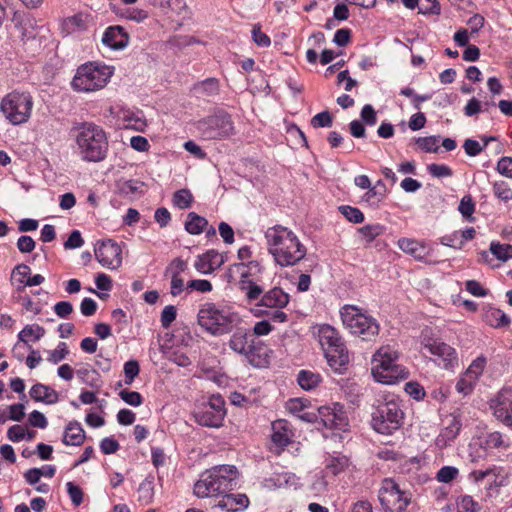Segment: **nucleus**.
<instances>
[{"label": "nucleus", "instance_id": "f257e3e1", "mask_svg": "<svg viewBox=\"0 0 512 512\" xmlns=\"http://www.w3.org/2000/svg\"><path fill=\"white\" fill-rule=\"evenodd\" d=\"M268 252L281 267L298 264L307 254L305 245L297 235L287 227L275 225L265 232Z\"/></svg>", "mask_w": 512, "mask_h": 512}, {"label": "nucleus", "instance_id": "f03ea898", "mask_svg": "<svg viewBox=\"0 0 512 512\" xmlns=\"http://www.w3.org/2000/svg\"><path fill=\"white\" fill-rule=\"evenodd\" d=\"M78 155L86 162H101L108 154L109 143L104 129L92 122L73 128Z\"/></svg>", "mask_w": 512, "mask_h": 512}, {"label": "nucleus", "instance_id": "7ed1b4c3", "mask_svg": "<svg viewBox=\"0 0 512 512\" xmlns=\"http://www.w3.org/2000/svg\"><path fill=\"white\" fill-rule=\"evenodd\" d=\"M263 272L264 266L260 261L239 262L227 268L224 278L228 283L236 284L245 300L252 303L258 300L264 291L260 283Z\"/></svg>", "mask_w": 512, "mask_h": 512}, {"label": "nucleus", "instance_id": "20e7f679", "mask_svg": "<svg viewBox=\"0 0 512 512\" xmlns=\"http://www.w3.org/2000/svg\"><path fill=\"white\" fill-rule=\"evenodd\" d=\"M239 472L233 465H217L201 473L194 484L198 498L217 497L233 490L237 485Z\"/></svg>", "mask_w": 512, "mask_h": 512}, {"label": "nucleus", "instance_id": "39448f33", "mask_svg": "<svg viewBox=\"0 0 512 512\" xmlns=\"http://www.w3.org/2000/svg\"><path fill=\"white\" fill-rule=\"evenodd\" d=\"M399 352L393 346L380 347L372 358V374L382 384H394L407 377L408 372L398 363Z\"/></svg>", "mask_w": 512, "mask_h": 512}, {"label": "nucleus", "instance_id": "423d86ee", "mask_svg": "<svg viewBox=\"0 0 512 512\" xmlns=\"http://www.w3.org/2000/svg\"><path fill=\"white\" fill-rule=\"evenodd\" d=\"M404 419L400 400L395 395H386L372 414V426L381 434H392L398 430Z\"/></svg>", "mask_w": 512, "mask_h": 512}, {"label": "nucleus", "instance_id": "0eeeda50", "mask_svg": "<svg viewBox=\"0 0 512 512\" xmlns=\"http://www.w3.org/2000/svg\"><path fill=\"white\" fill-rule=\"evenodd\" d=\"M317 336L329 366L340 372L348 364L349 355L339 332L331 325L323 324L317 328Z\"/></svg>", "mask_w": 512, "mask_h": 512}, {"label": "nucleus", "instance_id": "6e6552de", "mask_svg": "<svg viewBox=\"0 0 512 512\" xmlns=\"http://www.w3.org/2000/svg\"><path fill=\"white\" fill-rule=\"evenodd\" d=\"M112 75V67L90 62L78 67L71 85L78 92H94L104 88Z\"/></svg>", "mask_w": 512, "mask_h": 512}, {"label": "nucleus", "instance_id": "1a4fd4ad", "mask_svg": "<svg viewBox=\"0 0 512 512\" xmlns=\"http://www.w3.org/2000/svg\"><path fill=\"white\" fill-rule=\"evenodd\" d=\"M236 315L229 309L219 307L214 303H205L198 311V324L214 336L231 331Z\"/></svg>", "mask_w": 512, "mask_h": 512}, {"label": "nucleus", "instance_id": "9d476101", "mask_svg": "<svg viewBox=\"0 0 512 512\" xmlns=\"http://www.w3.org/2000/svg\"><path fill=\"white\" fill-rule=\"evenodd\" d=\"M340 316L343 325L350 333L360 337L362 340L370 341L379 333V324L376 319L364 313L357 306H343L340 309Z\"/></svg>", "mask_w": 512, "mask_h": 512}, {"label": "nucleus", "instance_id": "9b49d317", "mask_svg": "<svg viewBox=\"0 0 512 512\" xmlns=\"http://www.w3.org/2000/svg\"><path fill=\"white\" fill-rule=\"evenodd\" d=\"M33 107L29 93L12 91L0 102V111L12 125L26 123L31 116Z\"/></svg>", "mask_w": 512, "mask_h": 512}, {"label": "nucleus", "instance_id": "f8f14e48", "mask_svg": "<svg viewBox=\"0 0 512 512\" xmlns=\"http://www.w3.org/2000/svg\"><path fill=\"white\" fill-rule=\"evenodd\" d=\"M378 499L384 512H405L411 503L412 494L401 489L392 478H385L378 490Z\"/></svg>", "mask_w": 512, "mask_h": 512}, {"label": "nucleus", "instance_id": "ddd939ff", "mask_svg": "<svg viewBox=\"0 0 512 512\" xmlns=\"http://www.w3.org/2000/svg\"><path fill=\"white\" fill-rule=\"evenodd\" d=\"M196 128L205 140H221L234 134L231 116L223 111H216L196 123Z\"/></svg>", "mask_w": 512, "mask_h": 512}, {"label": "nucleus", "instance_id": "4468645a", "mask_svg": "<svg viewBox=\"0 0 512 512\" xmlns=\"http://www.w3.org/2000/svg\"><path fill=\"white\" fill-rule=\"evenodd\" d=\"M225 415V401L219 394L210 396L209 400L197 406L193 413L199 425L212 428L222 426Z\"/></svg>", "mask_w": 512, "mask_h": 512}, {"label": "nucleus", "instance_id": "2eb2a0df", "mask_svg": "<svg viewBox=\"0 0 512 512\" xmlns=\"http://www.w3.org/2000/svg\"><path fill=\"white\" fill-rule=\"evenodd\" d=\"M257 309L255 310V314L257 316L269 315L267 310H262L260 307H266L271 309H283L285 308L289 301L290 296L280 287H273L270 290L262 293L260 298L257 300Z\"/></svg>", "mask_w": 512, "mask_h": 512}, {"label": "nucleus", "instance_id": "dca6fc26", "mask_svg": "<svg viewBox=\"0 0 512 512\" xmlns=\"http://www.w3.org/2000/svg\"><path fill=\"white\" fill-rule=\"evenodd\" d=\"M318 415L326 428L344 431L348 426L347 415L343 407L338 403H334L331 406L319 407Z\"/></svg>", "mask_w": 512, "mask_h": 512}, {"label": "nucleus", "instance_id": "f3484780", "mask_svg": "<svg viewBox=\"0 0 512 512\" xmlns=\"http://www.w3.org/2000/svg\"><path fill=\"white\" fill-rule=\"evenodd\" d=\"M98 262L106 268L117 269L122 263V250L113 240L103 241L96 249Z\"/></svg>", "mask_w": 512, "mask_h": 512}, {"label": "nucleus", "instance_id": "a211bd4d", "mask_svg": "<svg viewBox=\"0 0 512 512\" xmlns=\"http://www.w3.org/2000/svg\"><path fill=\"white\" fill-rule=\"evenodd\" d=\"M229 347L236 353L244 355L251 364L259 365L254 361L256 346L251 334L241 330L236 331L229 340Z\"/></svg>", "mask_w": 512, "mask_h": 512}, {"label": "nucleus", "instance_id": "6ab92c4d", "mask_svg": "<svg viewBox=\"0 0 512 512\" xmlns=\"http://www.w3.org/2000/svg\"><path fill=\"white\" fill-rule=\"evenodd\" d=\"M424 348L434 356H437L446 369L453 368L458 362L455 349L448 344L438 340H428L424 344Z\"/></svg>", "mask_w": 512, "mask_h": 512}, {"label": "nucleus", "instance_id": "aec40b11", "mask_svg": "<svg viewBox=\"0 0 512 512\" xmlns=\"http://www.w3.org/2000/svg\"><path fill=\"white\" fill-rule=\"evenodd\" d=\"M462 427L461 420L458 416L451 414L445 419V426L441 429L436 437L435 444L438 448L443 449L451 445L456 439Z\"/></svg>", "mask_w": 512, "mask_h": 512}, {"label": "nucleus", "instance_id": "412c9836", "mask_svg": "<svg viewBox=\"0 0 512 512\" xmlns=\"http://www.w3.org/2000/svg\"><path fill=\"white\" fill-rule=\"evenodd\" d=\"M223 263V255L216 250H208L206 253L197 256L194 267L201 274H211L220 268Z\"/></svg>", "mask_w": 512, "mask_h": 512}, {"label": "nucleus", "instance_id": "4be33fe9", "mask_svg": "<svg viewBox=\"0 0 512 512\" xmlns=\"http://www.w3.org/2000/svg\"><path fill=\"white\" fill-rule=\"evenodd\" d=\"M398 247L404 253L412 256L418 261L424 260L428 257L432 249L423 241H417L410 238H401L398 240Z\"/></svg>", "mask_w": 512, "mask_h": 512}, {"label": "nucleus", "instance_id": "5701e85b", "mask_svg": "<svg viewBox=\"0 0 512 512\" xmlns=\"http://www.w3.org/2000/svg\"><path fill=\"white\" fill-rule=\"evenodd\" d=\"M129 36L121 26L108 27L102 37V43L113 50H120L128 45Z\"/></svg>", "mask_w": 512, "mask_h": 512}, {"label": "nucleus", "instance_id": "b1692460", "mask_svg": "<svg viewBox=\"0 0 512 512\" xmlns=\"http://www.w3.org/2000/svg\"><path fill=\"white\" fill-rule=\"evenodd\" d=\"M221 496L216 506L223 512H239L248 507L249 499L245 494L227 492Z\"/></svg>", "mask_w": 512, "mask_h": 512}, {"label": "nucleus", "instance_id": "393cba45", "mask_svg": "<svg viewBox=\"0 0 512 512\" xmlns=\"http://www.w3.org/2000/svg\"><path fill=\"white\" fill-rule=\"evenodd\" d=\"M29 395L34 401L42 402L47 405H52L59 401L58 393L51 387L42 383L34 384L29 391Z\"/></svg>", "mask_w": 512, "mask_h": 512}, {"label": "nucleus", "instance_id": "a878e982", "mask_svg": "<svg viewBox=\"0 0 512 512\" xmlns=\"http://www.w3.org/2000/svg\"><path fill=\"white\" fill-rule=\"evenodd\" d=\"M86 438L85 431L77 421H70L65 427L62 442L66 446H80Z\"/></svg>", "mask_w": 512, "mask_h": 512}, {"label": "nucleus", "instance_id": "bb28decb", "mask_svg": "<svg viewBox=\"0 0 512 512\" xmlns=\"http://www.w3.org/2000/svg\"><path fill=\"white\" fill-rule=\"evenodd\" d=\"M123 126L127 129L143 132L147 126L145 116L142 111L125 110L121 116Z\"/></svg>", "mask_w": 512, "mask_h": 512}, {"label": "nucleus", "instance_id": "cd10ccee", "mask_svg": "<svg viewBox=\"0 0 512 512\" xmlns=\"http://www.w3.org/2000/svg\"><path fill=\"white\" fill-rule=\"evenodd\" d=\"M45 335V329L39 324H28L19 333L18 340L23 344H27L29 348L30 343L38 342Z\"/></svg>", "mask_w": 512, "mask_h": 512}, {"label": "nucleus", "instance_id": "c85d7f7f", "mask_svg": "<svg viewBox=\"0 0 512 512\" xmlns=\"http://www.w3.org/2000/svg\"><path fill=\"white\" fill-rule=\"evenodd\" d=\"M272 442L279 448L286 447L290 443V433L286 427V421L277 420L272 423Z\"/></svg>", "mask_w": 512, "mask_h": 512}, {"label": "nucleus", "instance_id": "c756f323", "mask_svg": "<svg viewBox=\"0 0 512 512\" xmlns=\"http://www.w3.org/2000/svg\"><path fill=\"white\" fill-rule=\"evenodd\" d=\"M193 90L200 96L212 97L218 95L220 91V83L217 78H207L194 84Z\"/></svg>", "mask_w": 512, "mask_h": 512}, {"label": "nucleus", "instance_id": "7c9ffc66", "mask_svg": "<svg viewBox=\"0 0 512 512\" xmlns=\"http://www.w3.org/2000/svg\"><path fill=\"white\" fill-rule=\"evenodd\" d=\"M31 274V269L27 264L21 263L16 265L11 272V283L16 285V290L22 292L27 287L26 280Z\"/></svg>", "mask_w": 512, "mask_h": 512}, {"label": "nucleus", "instance_id": "2f4dec72", "mask_svg": "<svg viewBox=\"0 0 512 512\" xmlns=\"http://www.w3.org/2000/svg\"><path fill=\"white\" fill-rule=\"evenodd\" d=\"M208 226L206 218L195 212H189L185 221V230L191 235H199L205 231Z\"/></svg>", "mask_w": 512, "mask_h": 512}, {"label": "nucleus", "instance_id": "473e14b6", "mask_svg": "<svg viewBox=\"0 0 512 512\" xmlns=\"http://www.w3.org/2000/svg\"><path fill=\"white\" fill-rule=\"evenodd\" d=\"M349 466V459L344 455L329 456L325 460V472L337 476Z\"/></svg>", "mask_w": 512, "mask_h": 512}, {"label": "nucleus", "instance_id": "72a5a7b5", "mask_svg": "<svg viewBox=\"0 0 512 512\" xmlns=\"http://www.w3.org/2000/svg\"><path fill=\"white\" fill-rule=\"evenodd\" d=\"M321 376L318 373L309 371V370H301L298 373L297 381L300 387L304 390L310 391L315 389L321 383Z\"/></svg>", "mask_w": 512, "mask_h": 512}, {"label": "nucleus", "instance_id": "f704fd0d", "mask_svg": "<svg viewBox=\"0 0 512 512\" xmlns=\"http://www.w3.org/2000/svg\"><path fill=\"white\" fill-rule=\"evenodd\" d=\"M143 183L134 179L121 178L116 182V188L120 195L131 197L141 191Z\"/></svg>", "mask_w": 512, "mask_h": 512}, {"label": "nucleus", "instance_id": "c9c22d12", "mask_svg": "<svg viewBox=\"0 0 512 512\" xmlns=\"http://www.w3.org/2000/svg\"><path fill=\"white\" fill-rule=\"evenodd\" d=\"M485 321L494 328L508 326L511 323L510 318L500 309L490 308L485 313Z\"/></svg>", "mask_w": 512, "mask_h": 512}, {"label": "nucleus", "instance_id": "e433bc0d", "mask_svg": "<svg viewBox=\"0 0 512 512\" xmlns=\"http://www.w3.org/2000/svg\"><path fill=\"white\" fill-rule=\"evenodd\" d=\"M491 408L493 409L494 416L503 422L506 426L512 428V415L508 408L504 405V402L500 400V396L491 402Z\"/></svg>", "mask_w": 512, "mask_h": 512}, {"label": "nucleus", "instance_id": "4c0bfd02", "mask_svg": "<svg viewBox=\"0 0 512 512\" xmlns=\"http://www.w3.org/2000/svg\"><path fill=\"white\" fill-rule=\"evenodd\" d=\"M490 252L500 261L506 262L512 258V245L492 241L489 247Z\"/></svg>", "mask_w": 512, "mask_h": 512}, {"label": "nucleus", "instance_id": "58836bf2", "mask_svg": "<svg viewBox=\"0 0 512 512\" xmlns=\"http://www.w3.org/2000/svg\"><path fill=\"white\" fill-rule=\"evenodd\" d=\"M193 195L189 189H180L174 192L172 203L179 209H188L192 206Z\"/></svg>", "mask_w": 512, "mask_h": 512}, {"label": "nucleus", "instance_id": "ea45409f", "mask_svg": "<svg viewBox=\"0 0 512 512\" xmlns=\"http://www.w3.org/2000/svg\"><path fill=\"white\" fill-rule=\"evenodd\" d=\"M385 227L379 223L368 224L358 229V232L363 236L367 243H371L378 236L382 235Z\"/></svg>", "mask_w": 512, "mask_h": 512}, {"label": "nucleus", "instance_id": "a19ab883", "mask_svg": "<svg viewBox=\"0 0 512 512\" xmlns=\"http://www.w3.org/2000/svg\"><path fill=\"white\" fill-rule=\"evenodd\" d=\"M154 497L153 481L145 479L138 488V500L143 504H149Z\"/></svg>", "mask_w": 512, "mask_h": 512}, {"label": "nucleus", "instance_id": "79ce46f5", "mask_svg": "<svg viewBox=\"0 0 512 512\" xmlns=\"http://www.w3.org/2000/svg\"><path fill=\"white\" fill-rule=\"evenodd\" d=\"M440 136L419 137L416 144L425 152L437 153L439 150Z\"/></svg>", "mask_w": 512, "mask_h": 512}, {"label": "nucleus", "instance_id": "37998d69", "mask_svg": "<svg viewBox=\"0 0 512 512\" xmlns=\"http://www.w3.org/2000/svg\"><path fill=\"white\" fill-rule=\"evenodd\" d=\"M481 506L470 495L461 496L457 501V512H479Z\"/></svg>", "mask_w": 512, "mask_h": 512}, {"label": "nucleus", "instance_id": "c03bdc74", "mask_svg": "<svg viewBox=\"0 0 512 512\" xmlns=\"http://www.w3.org/2000/svg\"><path fill=\"white\" fill-rule=\"evenodd\" d=\"M341 214L352 223H362L364 221V214L356 207L349 205H342L339 207Z\"/></svg>", "mask_w": 512, "mask_h": 512}, {"label": "nucleus", "instance_id": "a18cd8bd", "mask_svg": "<svg viewBox=\"0 0 512 512\" xmlns=\"http://www.w3.org/2000/svg\"><path fill=\"white\" fill-rule=\"evenodd\" d=\"M486 363L487 361L485 357H477L475 360L472 361V363L466 369L465 373L468 374V376H471L476 381H478L479 377L482 375L484 371Z\"/></svg>", "mask_w": 512, "mask_h": 512}, {"label": "nucleus", "instance_id": "49530a36", "mask_svg": "<svg viewBox=\"0 0 512 512\" xmlns=\"http://www.w3.org/2000/svg\"><path fill=\"white\" fill-rule=\"evenodd\" d=\"M476 382L475 379L464 373L456 383V390L464 396L469 395L472 393Z\"/></svg>", "mask_w": 512, "mask_h": 512}, {"label": "nucleus", "instance_id": "de8ad7c7", "mask_svg": "<svg viewBox=\"0 0 512 512\" xmlns=\"http://www.w3.org/2000/svg\"><path fill=\"white\" fill-rule=\"evenodd\" d=\"M140 372L139 363L136 360H129L124 364V383L131 385Z\"/></svg>", "mask_w": 512, "mask_h": 512}, {"label": "nucleus", "instance_id": "09e8293b", "mask_svg": "<svg viewBox=\"0 0 512 512\" xmlns=\"http://www.w3.org/2000/svg\"><path fill=\"white\" fill-rule=\"evenodd\" d=\"M459 474L458 468L454 466H443L436 474V480L440 483H450Z\"/></svg>", "mask_w": 512, "mask_h": 512}, {"label": "nucleus", "instance_id": "8fccbe9b", "mask_svg": "<svg viewBox=\"0 0 512 512\" xmlns=\"http://www.w3.org/2000/svg\"><path fill=\"white\" fill-rule=\"evenodd\" d=\"M68 353L69 350L67 344L65 342H60L56 349L48 352L49 355L47 360L52 364H57L65 359Z\"/></svg>", "mask_w": 512, "mask_h": 512}, {"label": "nucleus", "instance_id": "3c124183", "mask_svg": "<svg viewBox=\"0 0 512 512\" xmlns=\"http://www.w3.org/2000/svg\"><path fill=\"white\" fill-rule=\"evenodd\" d=\"M493 193L494 195L507 202L512 199V190L508 183L505 181H497L493 184Z\"/></svg>", "mask_w": 512, "mask_h": 512}, {"label": "nucleus", "instance_id": "603ef678", "mask_svg": "<svg viewBox=\"0 0 512 512\" xmlns=\"http://www.w3.org/2000/svg\"><path fill=\"white\" fill-rule=\"evenodd\" d=\"M119 397L128 405L138 407L143 403L142 395L137 391L123 389L119 392Z\"/></svg>", "mask_w": 512, "mask_h": 512}, {"label": "nucleus", "instance_id": "864d4df0", "mask_svg": "<svg viewBox=\"0 0 512 512\" xmlns=\"http://www.w3.org/2000/svg\"><path fill=\"white\" fill-rule=\"evenodd\" d=\"M333 123V117L328 111H323L311 119V126L313 128H324V127H331Z\"/></svg>", "mask_w": 512, "mask_h": 512}, {"label": "nucleus", "instance_id": "5fc2aeb1", "mask_svg": "<svg viewBox=\"0 0 512 512\" xmlns=\"http://www.w3.org/2000/svg\"><path fill=\"white\" fill-rule=\"evenodd\" d=\"M440 243L454 249H461L463 247V239L460 237V231H454L451 234L442 236Z\"/></svg>", "mask_w": 512, "mask_h": 512}, {"label": "nucleus", "instance_id": "6e6d98bb", "mask_svg": "<svg viewBox=\"0 0 512 512\" xmlns=\"http://www.w3.org/2000/svg\"><path fill=\"white\" fill-rule=\"evenodd\" d=\"M121 16L136 23H141L148 18V12L139 8L126 9L123 13H121Z\"/></svg>", "mask_w": 512, "mask_h": 512}, {"label": "nucleus", "instance_id": "4d7b16f0", "mask_svg": "<svg viewBox=\"0 0 512 512\" xmlns=\"http://www.w3.org/2000/svg\"><path fill=\"white\" fill-rule=\"evenodd\" d=\"M26 21H28V19L24 13L19 12V11L14 12L13 17H12V22H13L15 28H17L20 31L23 39L31 37L27 33Z\"/></svg>", "mask_w": 512, "mask_h": 512}, {"label": "nucleus", "instance_id": "13d9d810", "mask_svg": "<svg viewBox=\"0 0 512 512\" xmlns=\"http://www.w3.org/2000/svg\"><path fill=\"white\" fill-rule=\"evenodd\" d=\"M67 493L75 506H79L83 501V492L79 486L73 482L66 483Z\"/></svg>", "mask_w": 512, "mask_h": 512}, {"label": "nucleus", "instance_id": "bf43d9fd", "mask_svg": "<svg viewBox=\"0 0 512 512\" xmlns=\"http://www.w3.org/2000/svg\"><path fill=\"white\" fill-rule=\"evenodd\" d=\"M427 169L430 175L436 178L449 177L452 175L451 168L444 164L433 163L428 165Z\"/></svg>", "mask_w": 512, "mask_h": 512}, {"label": "nucleus", "instance_id": "052dcab7", "mask_svg": "<svg viewBox=\"0 0 512 512\" xmlns=\"http://www.w3.org/2000/svg\"><path fill=\"white\" fill-rule=\"evenodd\" d=\"M496 170L502 176L512 179V157L504 156L497 162Z\"/></svg>", "mask_w": 512, "mask_h": 512}, {"label": "nucleus", "instance_id": "680f3d73", "mask_svg": "<svg viewBox=\"0 0 512 512\" xmlns=\"http://www.w3.org/2000/svg\"><path fill=\"white\" fill-rule=\"evenodd\" d=\"M458 210L462 214L463 217H465V218L472 217V214L475 211V204H474L471 196L467 195L461 199Z\"/></svg>", "mask_w": 512, "mask_h": 512}, {"label": "nucleus", "instance_id": "e2e57ef3", "mask_svg": "<svg viewBox=\"0 0 512 512\" xmlns=\"http://www.w3.org/2000/svg\"><path fill=\"white\" fill-rule=\"evenodd\" d=\"M253 41L260 47H268L271 44L270 37L261 31L259 25H254L252 29Z\"/></svg>", "mask_w": 512, "mask_h": 512}, {"label": "nucleus", "instance_id": "0e129e2a", "mask_svg": "<svg viewBox=\"0 0 512 512\" xmlns=\"http://www.w3.org/2000/svg\"><path fill=\"white\" fill-rule=\"evenodd\" d=\"M487 444L492 448H507L509 447V442L505 441L502 433L495 431L488 435Z\"/></svg>", "mask_w": 512, "mask_h": 512}, {"label": "nucleus", "instance_id": "69168bd1", "mask_svg": "<svg viewBox=\"0 0 512 512\" xmlns=\"http://www.w3.org/2000/svg\"><path fill=\"white\" fill-rule=\"evenodd\" d=\"M28 422L32 427L40 429H45L48 425L47 418L38 410H34L29 414Z\"/></svg>", "mask_w": 512, "mask_h": 512}, {"label": "nucleus", "instance_id": "338daca9", "mask_svg": "<svg viewBox=\"0 0 512 512\" xmlns=\"http://www.w3.org/2000/svg\"><path fill=\"white\" fill-rule=\"evenodd\" d=\"M177 310L175 306H166L161 313V325L163 328H168L171 323L176 319Z\"/></svg>", "mask_w": 512, "mask_h": 512}, {"label": "nucleus", "instance_id": "774afa93", "mask_svg": "<svg viewBox=\"0 0 512 512\" xmlns=\"http://www.w3.org/2000/svg\"><path fill=\"white\" fill-rule=\"evenodd\" d=\"M405 391L416 400L423 399L426 394L423 386L417 382H407L405 384Z\"/></svg>", "mask_w": 512, "mask_h": 512}]
</instances>
